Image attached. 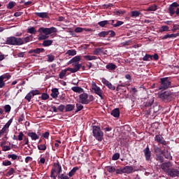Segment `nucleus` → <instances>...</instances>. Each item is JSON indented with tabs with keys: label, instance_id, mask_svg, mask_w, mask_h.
Returning <instances> with one entry per match:
<instances>
[{
	"label": "nucleus",
	"instance_id": "nucleus-1",
	"mask_svg": "<svg viewBox=\"0 0 179 179\" xmlns=\"http://www.w3.org/2000/svg\"><path fill=\"white\" fill-rule=\"evenodd\" d=\"M58 30L57 28L52 27L50 28H45V27H40L38 29V33H40L41 36L38 37V40H47L48 38L49 34H52V33H57Z\"/></svg>",
	"mask_w": 179,
	"mask_h": 179
},
{
	"label": "nucleus",
	"instance_id": "nucleus-2",
	"mask_svg": "<svg viewBox=\"0 0 179 179\" xmlns=\"http://www.w3.org/2000/svg\"><path fill=\"white\" fill-rule=\"evenodd\" d=\"M92 135L96 141L101 142L103 139L104 133L99 126H92Z\"/></svg>",
	"mask_w": 179,
	"mask_h": 179
},
{
	"label": "nucleus",
	"instance_id": "nucleus-3",
	"mask_svg": "<svg viewBox=\"0 0 179 179\" xmlns=\"http://www.w3.org/2000/svg\"><path fill=\"white\" fill-rule=\"evenodd\" d=\"M6 44L8 45H23V38L10 36L6 38Z\"/></svg>",
	"mask_w": 179,
	"mask_h": 179
},
{
	"label": "nucleus",
	"instance_id": "nucleus-4",
	"mask_svg": "<svg viewBox=\"0 0 179 179\" xmlns=\"http://www.w3.org/2000/svg\"><path fill=\"white\" fill-rule=\"evenodd\" d=\"M57 173V176L62 174V166L59 164V162L57 161V163H55L53 168L50 171V178L52 179H57V176L55 175Z\"/></svg>",
	"mask_w": 179,
	"mask_h": 179
},
{
	"label": "nucleus",
	"instance_id": "nucleus-5",
	"mask_svg": "<svg viewBox=\"0 0 179 179\" xmlns=\"http://www.w3.org/2000/svg\"><path fill=\"white\" fill-rule=\"evenodd\" d=\"M169 79V77L160 78L161 85L159 87V90H167V89H170V87H172L171 81Z\"/></svg>",
	"mask_w": 179,
	"mask_h": 179
},
{
	"label": "nucleus",
	"instance_id": "nucleus-6",
	"mask_svg": "<svg viewBox=\"0 0 179 179\" xmlns=\"http://www.w3.org/2000/svg\"><path fill=\"white\" fill-rule=\"evenodd\" d=\"M173 96H174V93L171 91H165L159 94V97L163 101H166V103H170L173 100Z\"/></svg>",
	"mask_w": 179,
	"mask_h": 179
},
{
	"label": "nucleus",
	"instance_id": "nucleus-7",
	"mask_svg": "<svg viewBox=\"0 0 179 179\" xmlns=\"http://www.w3.org/2000/svg\"><path fill=\"white\" fill-rule=\"evenodd\" d=\"M179 4L177 2L172 3L169 8H168V13L170 15V16H174V15H176V16H179Z\"/></svg>",
	"mask_w": 179,
	"mask_h": 179
},
{
	"label": "nucleus",
	"instance_id": "nucleus-8",
	"mask_svg": "<svg viewBox=\"0 0 179 179\" xmlns=\"http://www.w3.org/2000/svg\"><path fill=\"white\" fill-rule=\"evenodd\" d=\"M92 89L94 91V93L99 96L101 100H104V96H103V90L96 85V83L92 84Z\"/></svg>",
	"mask_w": 179,
	"mask_h": 179
},
{
	"label": "nucleus",
	"instance_id": "nucleus-9",
	"mask_svg": "<svg viewBox=\"0 0 179 179\" xmlns=\"http://www.w3.org/2000/svg\"><path fill=\"white\" fill-rule=\"evenodd\" d=\"M38 94H41V93H40L39 90H31L25 96V100H27V101L30 102V101H31L32 97H34V96H37Z\"/></svg>",
	"mask_w": 179,
	"mask_h": 179
},
{
	"label": "nucleus",
	"instance_id": "nucleus-10",
	"mask_svg": "<svg viewBox=\"0 0 179 179\" xmlns=\"http://www.w3.org/2000/svg\"><path fill=\"white\" fill-rule=\"evenodd\" d=\"M79 99H80V103H81V104H89V103H90V101H89V95H87V94H86L85 92L80 94L79 96Z\"/></svg>",
	"mask_w": 179,
	"mask_h": 179
},
{
	"label": "nucleus",
	"instance_id": "nucleus-11",
	"mask_svg": "<svg viewBox=\"0 0 179 179\" xmlns=\"http://www.w3.org/2000/svg\"><path fill=\"white\" fill-rule=\"evenodd\" d=\"M143 152L144 153L146 162H150V160L152 159V151H150L149 145H147V147L143 150Z\"/></svg>",
	"mask_w": 179,
	"mask_h": 179
},
{
	"label": "nucleus",
	"instance_id": "nucleus-12",
	"mask_svg": "<svg viewBox=\"0 0 179 179\" xmlns=\"http://www.w3.org/2000/svg\"><path fill=\"white\" fill-rule=\"evenodd\" d=\"M164 150L162 152V155L167 159L168 160H173V156H171V152L169 150V148L163 146Z\"/></svg>",
	"mask_w": 179,
	"mask_h": 179
},
{
	"label": "nucleus",
	"instance_id": "nucleus-13",
	"mask_svg": "<svg viewBox=\"0 0 179 179\" xmlns=\"http://www.w3.org/2000/svg\"><path fill=\"white\" fill-rule=\"evenodd\" d=\"M171 166H173L171 164V162H164L161 164V169L162 170H163V171H164V173H166V174L169 173V171L171 170Z\"/></svg>",
	"mask_w": 179,
	"mask_h": 179
},
{
	"label": "nucleus",
	"instance_id": "nucleus-14",
	"mask_svg": "<svg viewBox=\"0 0 179 179\" xmlns=\"http://www.w3.org/2000/svg\"><path fill=\"white\" fill-rule=\"evenodd\" d=\"M155 142L157 143H161V145H164V146H167V141L164 140V138L160 135H156L155 137Z\"/></svg>",
	"mask_w": 179,
	"mask_h": 179
},
{
	"label": "nucleus",
	"instance_id": "nucleus-15",
	"mask_svg": "<svg viewBox=\"0 0 179 179\" xmlns=\"http://www.w3.org/2000/svg\"><path fill=\"white\" fill-rule=\"evenodd\" d=\"M170 177H179V171L176 169H171L168 171V173H166Z\"/></svg>",
	"mask_w": 179,
	"mask_h": 179
},
{
	"label": "nucleus",
	"instance_id": "nucleus-16",
	"mask_svg": "<svg viewBox=\"0 0 179 179\" xmlns=\"http://www.w3.org/2000/svg\"><path fill=\"white\" fill-rule=\"evenodd\" d=\"M45 50L44 48H38L31 50L28 52V54H33V57H36V54H41V52H44Z\"/></svg>",
	"mask_w": 179,
	"mask_h": 179
},
{
	"label": "nucleus",
	"instance_id": "nucleus-17",
	"mask_svg": "<svg viewBox=\"0 0 179 179\" xmlns=\"http://www.w3.org/2000/svg\"><path fill=\"white\" fill-rule=\"evenodd\" d=\"M101 82L105 85V86H106V87L109 88L110 90H115V86L113 85V84H111V83H110L107 79L102 78Z\"/></svg>",
	"mask_w": 179,
	"mask_h": 179
},
{
	"label": "nucleus",
	"instance_id": "nucleus-18",
	"mask_svg": "<svg viewBox=\"0 0 179 179\" xmlns=\"http://www.w3.org/2000/svg\"><path fill=\"white\" fill-rule=\"evenodd\" d=\"M123 171L124 174H131V173L134 171V166H126L123 168Z\"/></svg>",
	"mask_w": 179,
	"mask_h": 179
},
{
	"label": "nucleus",
	"instance_id": "nucleus-19",
	"mask_svg": "<svg viewBox=\"0 0 179 179\" xmlns=\"http://www.w3.org/2000/svg\"><path fill=\"white\" fill-rule=\"evenodd\" d=\"M74 31L75 33H82L83 31H93V30L89 28L76 27Z\"/></svg>",
	"mask_w": 179,
	"mask_h": 179
},
{
	"label": "nucleus",
	"instance_id": "nucleus-20",
	"mask_svg": "<svg viewBox=\"0 0 179 179\" xmlns=\"http://www.w3.org/2000/svg\"><path fill=\"white\" fill-rule=\"evenodd\" d=\"M73 110H75V104L69 103L65 106V113H69Z\"/></svg>",
	"mask_w": 179,
	"mask_h": 179
},
{
	"label": "nucleus",
	"instance_id": "nucleus-21",
	"mask_svg": "<svg viewBox=\"0 0 179 179\" xmlns=\"http://www.w3.org/2000/svg\"><path fill=\"white\" fill-rule=\"evenodd\" d=\"M52 93L50 96L52 97V99H57L58 97V95L59 94V91L58 90V88H53L51 90Z\"/></svg>",
	"mask_w": 179,
	"mask_h": 179
},
{
	"label": "nucleus",
	"instance_id": "nucleus-22",
	"mask_svg": "<svg viewBox=\"0 0 179 179\" xmlns=\"http://www.w3.org/2000/svg\"><path fill=\"white\" fill-rule=\"evenodd\" d=\"M36 16L41 17V19H48V13H35Z\"/></svg>",
	"mask_w": 179,
	"mask_h": 179
},
{
	"label": "nucleus",
	"instance_id": "nucleus-23",
	"mask_svg": "<svg viewBox=\"0 0 179 179\" xmlns=\"http://www.w3.org/2000/svg\"><path fill=\"white\" fill-rule=\"evenodd\" d=\"M111 115H113V117H115V118H118L120 117V108H116L115 109H113L111 111Z\"/></svg>",
	"mask_w": 179,
	"mask_h": 179
},
{
	"label": "nucleus",
	"instance_id": "nucleus-24",
	"mask_svg": "<svg viewBox=\"0 0 179 179\" xmlns=\"http://www.w3.org/2000/svg\"><path fill=\"white\" fill-rule=\"evenodd\" d=\"M106 68L108 71H115V69H117V65L113 63H109L106 66Z\"/></svg>",
	"mask_w": 179,
	"mask_h": 179
},
{
	"label": "nucleus",
	"instance_id": "nucleus-25",
	"mask_svg": "<svg viewBox=\"0 0 179 179\" xmlns=\"http://www.w3.org/2000/svg\"><path fill=\"white\" fill-rule=\"evenodd\" d=\"M79 61H80V56H76L69 62V64H79Z\"/></svg>",
	"mask_w": 179,
	"mask_h": 179
},
{
	"label": "nucleus",
	"instance_id": "nucleus-26",
	"mask_svg": "<svg viewBox=\"0 0 179 179\" xmlns=\"http://www.w3.org/2000/svg\"><path fill=\"white\" fill-rule=\"evenodd\" d=\"M179 34H166L162 37V40H167V38H173L176 37H178Z\"/></svg>",
	"mask_w": 179,
	"mask_h": 179
},
{
	"label": "nucleus",
	"instance_id": "nucleus-27",
	"mask_svg": "<svg viewBox=\"0 0 179 179\" xmlns=\"http://www.w3.org/2000/svg\"><path fill=\"white\" fill-rule=\"evenodd\" d=\"M52 43H54V41L46 39L43 41V43H42L43 47H50V45H52Z\"/></svg>",
	"mask_w": 179,
	"mask_h": 179
},
{
	"label": "nucleus",
	"instance_id": "nucleus-28",
	"mask_svg": "<svg viewBox=\"0 0 179 179\" xmlns=\"http://www.w3.org/2000/svg\"><path fill=\"white\" fill-rule=\"evenodd\" d=\"M27 135L31 138L32 141H37V139L40 138V136H38V135L34 132H29Z\"/></svg>",
	"mask_w": 179,
	"mask_h": 179
},
{
	"label": "nucleus",
	"instance_id": "nucleus-29",
	"mask_svg": "<svg viewBox=\"0 0 179 179\" xmlns=\"http://www.w3.org/2000/svg\"><path fill=\"white\" fill-rule=\"evenodd\" d=\"M16 173V171H15V169L13 168H10V169L6 172L5 174L6 177H10V176H13Z\"/></svg>",
	"mask_w": 179,
	"mask_h": 179
},
{
	"label": "nucleus",
	"instance_id": "nucleus-30",
	"mask_svg": "<svg viewBox=\"0 0 179 179\" xmlns=\"http://www.w3.org/2000/svg\"><path fill=\"white\" fill-rule=\"evenodd\" d=\"M79 170V167L76 166L73 168L71 171L69 172V177H73L74 174H76V171Z\"/></svg>",
	"mask_w": 179,
	"mask_h": 179
},
{
	"label": "nucleus",
	"instance_id": "nucleus-31",
	"mask_svg": "<svg viewBox=\"0 0 179 179\" xmlns=\"http://www.w3.org/2000/svg\"><path fill=\"white\" fill-rule=\"evenodd\" d=\"M157 10V5L153 4L147 8V12H156Z\"/></svg>",
	"mask_w": 179,
	"mask_h": 179
},
{
	"label": "nucleus",
	"instance_id": "nucleus-32",
	"mask_svg": "<svg viewBox=\"0 0 179 179\" xmlns=\"http://www.w3.org/2000/svg\"><path fill=\"white\" fill-rule=\"evenodd\" d=\"M71 90L75 92V93H83V90L80 87H71Z\"/></svg>",
	"mask_w": 179,
	"mask_h": 179
},
{
	"label": "nucleus",
	"instance_id": "nucleus-33",
	"mask_svg": "<svg viewBox=\"0 0 179 179\" xmlns=\"http://www.w3.org/2000/svg\"><path fill=\"white\" fill-rule=\"evenodd\" d=\"M83 58H85L86 61H94L97 59V57L96 56H92V55H85L83 56Z\"/></svg>",
	"mask_w": 179,
	"mask_h": 179
},
{
	"label": "nucleus",
	"instance_id": "nucleus-34",
	"mask_svg": "<svg viewBox=\"0 0 179 179\" xmlns=\"http://www.w3.org/2000/svg\"><path fill=\"white\" fill-rule=\"evenodd\" d=\"M33 39V36L31 35L29 36H26L25 38H22L23 44H27V43H30Z\"/></svg>",
	"mask_w": 179,
	"mask_h": 179
},
{
	"label": "nucleus",
	"instance_id": "nucleus-35",
	"mask_svg": "<svg viewBox=\"0 0 179 179\" xmlns=\"http://www.w3.org/2000/svg\"><path fill=\"white\" fill-rule=\"evenodd\" d=\"M27 33H29V34H37V30H36V27H31L27 29Z\"/></svg>",
	"mask_w": 179,
	"mask_h": 179
},
{
	"label": "nucleus",
	"instance_id": "nucleus-36",
	"mask_svg": "<svg viewBox=\"0 0 179 179\" xmlns=\"http://www.w3.org/2000/svg\"><path fill=\"white\" fill-rule=\"evenodd\" d=\"M103 48H96L94 50V55H99L100 53L101 52H103Z\"/></svg>",
	"mask_w": 179,
	"mask_h": 179
},
{
	"label": "nucleus",
	"instance_id": "nucleus-37",
	"mask_svg": "<svg viewBox=\"0 0 179 179\" xmlns=\"http://www.w3.org/2000/svg\"><path fill=\"white\" fill-rule=\"evenodd\" d=\"M110 24V21L108 20H103L98 22L99 26L100 27H106V25Z\"/></svg>",
	"mask_w": 179,
	"mask_h": 179
},
{
	"label": "nucleus",
	"instance_id": "nucleus-38",
	"mask_svg": "<svg viewBox=\"0 0 179 179\" xmlns=\"http://www.w3.org/2000/svg\"><path fill=\"white\" fill-rule=\"evenodd\" d=\"M156 160H157V162H159V163H164V157H163L162 155H157Z\"/></svg>",
	"mask_w": 179,
	"mask_h": 179
},
{
	"label": "nucleus",
	"instance_id": "nucleus-39",
	"mask_svg": "<svg viewBox=\"0 0 179 179\" xmlns=\"http://www.w3.org/2000/svg\"><path fill=\"white\" fill-rule=\"evenodd\" d=\"M0 133H1L2 135L4 134L8 135V134H9V129L6 127V126H3V127L0 130Z\"/></svg>",
	"mask_w": 179,
	"mask_h": 179
},
{
	"label": "nucleus",
	"instance_id": "nucleus-40",
	"mask_svg": "<svg viewBox=\"0 0 179 179\" xmlns=\"http://www.w3.org/2000/svg\"><path fill=\"white\" fill-rule=\"evenodd\" d=\"M141 15H142V13L138 10H134L131 12V17H138L141 16Z\"/></svg>",
	"mask_w": 179,
	"mask_h": 179
},
{
	"label": "nucleus",
	"instance_id": "nucleus-41",
	"mask_svg": "<svg viewBox=\"0 0 179 179\" xmlns=\"http://www.w3.org/2000/svg\"><path fill=\"white\" fill-rule=\"evenodd\" d=\"M72 65L74 66L76 72H78L82 68V64L79 63H73Z\"/></svg>",
	"mask_w": 179,
	"mask_h": 179
},
{
	"label": "nucleus",
	"instance_id": "nucleus-42",
	"mask_svg": "<svg viewBox=\"0 0 179 179\" xmlns=\"http://www.w3.org/2000/svg\"><path fill=\"white\" fill-rule=\"evenodd\" d=\"M114 15H116V16H121L122 15H125V10H117L113 12Z\"/></svg>",
	"mask_w": 179,
	"mask_h": 179
},
{
	"label": "nucleus",
	"instance_id": "nucleus-43",
	"mask_svg": "<svg viewBox=\"0 0 179 179\" xmlns=\"http://www.w3.org/2000/svg\"><path fill=\"white\" fill-rule=\"evenodd\" d=\"M66 72H67L66 69L62 70L59 74V79H64V78H65V75H66Z\"/></svg>",
	"mask_w": 179,
	"mask_h": 179
},
{
	"label": "nucleus",
	"instance_id": "nucleus-44",
	"mask_svg": "<svg viewBox=\"0 0 179 179\" xmlns=\"http://www.w3.org/2000/svg\"><path fill=\"white\" fill-rule=\"evenodd\" d=\"M76 113H79V111H82V110H83V106L79 103L76 104Z\"/></svg>",
	"mask_w": 179,
	"mask_h": 179
},
{
	"label": "nucleus",
	"instance_id": "nucleus-45",
	"mask_svg": "<svg viewBox=\"0 0 179 179\" xmlns=\"http://www.w3.org/2000/svg\"><path fill=\"white\" fill-rule=\"evenodd\" d=\"M1 79H3V81L5 82L6 80H9L10 79V75L9 74H3L0 76Z\"/></svg>",
	"mask_w": 179,
	"mask_h": 179
},
{
	"label": "nucleus",
	"instance_id": "nucleus-46",
	"mask_svg": "<svg viewBox=\"0 0 179 179\" xmlns=\"http://www.w3.org/2000/svg\"><path fill=\"white\" fill-rule=\"evenodd\" d=\"M153 99H150L147 102L144 103V107H152V106L153 105Z\"/></svg>",
	"mask_w": 179,
	"mask_h": 179
},
{
	"label": "nucleus",
	"instance_id": "nucleus-47",
	"mask_svg": "<svg viewBox=\"0 0 179 179\" xmlns=\"http://www.w3.org/2000/svg\"><path fill=\"white\" fill-rule=\"evenodd\" d=\"M66 54H68V55H69V56L73 57V56L76 55V50H69L66 52Z\"/></svg>",
	"mask_w": 179,
	"mask_h": 179
},
{
	"label": "nucleus",
	"instance_id": "nucleus-48",
	"mask_svg": "<svg viewBox=\"0 0 179 179\" xmlns=\"http://www.w3.org/2000/svg\"><path fill=\"white\" fill-rule=\"evenodd\" d=\"M108 33L107 31H102L98 34V36L99 37H106V36H108Z\"/></svg>",
	"mask_w": 179,
	"mask_h": 179
},
{
	"label": "nucleus",
	"instance_id": "nucleus-49",
	"mask_svg": "<svg viewBox=\"0 0 179 179\" xmlns=\"http://www.w3.org/2000/svg\"><path fill=\"white\" fill-rule=\"evenodd\" d=\"M15 5H16V3L13 1H10L7 5V9H13V7H15Z\"/></svg>",
	"mask_w": 179,
	"mask_h": 179
},
{
	"label": "nucleus",
	"instance_id": "nucleus-50",
	"mask_svg": "<svg viewBox=\"0 0 179 179\" xmlns=\"http://www.w3.org/2000/svg\"><path fill=\"white\" fill-rule=\"evenodd\" d=\"M106 171H108V173H114V171H115V168L114 166H106Z\"/></svg>",
	"mask_w": 179,
	"mask_h": 179
},
{
	"label": "nucleus",
	"instance_id": "nucleus-51",
	"mask_svg": "<svg viewBox=\"0 0 179 179\" xmlns=\"http://www.w3.org/2000/svg\"><path fill=\"white\" fill-rule=\"evenodd\" d=\"M160 31L163 33V31H170L169 26H162L161 27Z\"/></svg>",
	"mask_w": 179,
	"mask_h": 179
},
{
	"label": "nucleus",
	"instance_id": "nucleus-52",
	"mask_svg": "<svg viewBox=\"0 0 179 179\" xmlns=\"http://www.w3.org/2000/svg\"><path fill=\"white\" fill-rule=\"evenodd\" d=\"M57 178L58 179H69V177H68L65 173H60V175L57 176Z\"/></svg>",
	"mask_w": 179,
	"mask_h": 179
},
{
	"label": "nucleus",
	"instance_id": "nucleus-53",
	"mask_svg": "<svg viewBox=\"0 0 179 179\" xmlns=\"http://www.w3.org/2000/svg\"><path fill=\"white\" fill-rule=\"evenodd\" d=\"M41 98L42 100H48V99H50V95L47 93H43Z\"/></svg>",
	"mask_w": 179,
	"mask_h": 179
},
{
	"label": "nucleus",
	"instance_id": "nucleus-54",
	"mask_svg": "<svg viewBox=\"0 0 179 179\" xmlns=\"http://www.w3.org/2000/svg\"><path fill=\"white\" fill-rule=\"evenodd\" d=\"M17 155L16 154H12L8 155V159H12V160H17Z\"/></svg>",
	"mask_w": 179,
	"mask_h": 179
},
{
	"label": "nucleus",
	"instance_id": "nucleus-55",
	"mask_svg": "<svg viewBox=\"0 0 179 179\" xmlns=\"http://www.w3.org/2000/svg\"><path fill=\"white\" fill-rule=\"evenodd\" d=\"M4 110L5 113H10V110H12V107H10V105H5L4 106Z\"/></svg>",
	"mask_w": 179,
	"mask_h": 179
},
{
	"label": "nucleus",
	"instance_id": "nucleus-56",
	"mask_svg": "<svg viewBox=\"0 0 179 179\" xmlns=\"http://www.w3.org/2000/svg\"><path fill=\"white\" fill-rule=\"evenodd\" d=\"M154 152L155 153H161L163 152V150H162V148H159L158 146H155L154 147Z\"/></svg>",
	"mask_w": 179,
	"mask_h": 179
},
{
	"label": "nucleus",
	"instance_id": "nucleus-57",
	"mask_svg": "<svg viewBox=\"0 0 179 179\" xmlns=\"http://www.w3.org/2000/svg\"><path fill=\"white\" fill-rule=\"evenodd\" d=\"M38 150L44 151L47 149V146H45V144L38 145Z\"/></svg>",
	"mask_w": 179,
	"mask_h": 179
},
{
	"label": "nucleus",
	"instance_id": "nucleus-58",
	"mask_svg": "<svg viewBox=\"0 0 179 179\" xmlns=\"http://www.w3.org/2000/svg\"><path fill=\"white\" fill-rule=\"evenodd\" d=\"M115 171L116 172V174H124V168H120V169H115Z\"/></svg>",
	"mask_w": 179,
	"mask_h": 179
},
{
	"label": "nucleus",
	"instance_id": "nucleus-59",
	"mask_svg": "<svg viewBox=\"0 0 179 179\" xmlns=\"http://www.w3.org/2000/svg\"><path fill=\"white\" fill-rule=\"evenodd\" d=\"M57 110H59L60 113H64V110H65V105L61 104L58 106Z\"/></svg>",
	"mask_w": 179,
	"mask_h": 179
},
{
	"label": "nucleus",
	"instance_id": "nucleus-60",
	"mask_svg": "<svg viewBox=\"0 0 179 179\" xmlns=\"http://www.w3.org/2000/svg\"><path fill=\"white\" fill-rule=\"evenodd\" d=\"M10 149H12L10 145H4L2 147L3 152H8V150H10Z\"/></svg>",
	"mask_w": 179,
	"mask_h": 179
},
{
	"label": "nucleus",
	"instance_id": "nucleus-61",
	"mask_svg": "<svg viewBox=\"0 0 179 179\" xmlns=\"http://www.w3.org/2000/svg\"><path fill=\"white\" fill-rule=\"evenodd\" d=\"M124 24V22L122 21H117L114 25L113 27H120V26H122Z\"/></svg>",
	"mask_w": 179,
	"mask_h": 179
},
{
	"label": "nucleus",
	"instance_id": "nucleus-62",
	"mask_svg": "<svg viewBox=\"0 0 179 179\" xmlns=\"http://www.w3.org/2000/svg\"><path fill=\"white\" fill-rule=\"evenodd\" d=\"M120 159V153H115L112 157V160H118Z\"/></svg>",
	"mask_w": 179,
	"mask_h": 179
},
{
	"label": "nucleus",
	"instance_id": "nucleus-63",
	"mask_svg": "<svg viewBox=\"0 0 179 179\" xmlns=\"http://www.w3.org/2000/svg\"><path fill=\"white\" fill-rule=\"evenodd\" d=\"M2 164L3 166H11L12 165V162L10 161H9V160H5V161L3 162Z\"/></svg>",
	"mask_w": 179,
	"mask_h": 179
},
{
	"label": "nucleus",
	"instance_id": "nucleus-64",
	"mask_svg": "<svg viewBox=\"0 0 179 179\" xmlns=\"http://www.w3.org/2000/svg\"><path fill=\"white\" fill-rule=\"evenodd\" d=\"M23 136H24V134H23V132H20L19 135H18V138L17 139H18V141H22L23 139Z\"/></svg>",
	"mask_w": 179,
	"mask_h": 179
}]
</instances>
